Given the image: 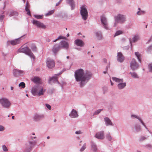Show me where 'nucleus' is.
I'll return each mask as SVG.
<instances>
[{
    "label": "nucleus",
    "instance_id": "c85d7f7f",
    "mask_svg": "<svg viewBox=\"0 0 152 152\" xmlns=\"http://www.w3.org/2000/svg\"><path fill=\"white\" fill-rule=\"evenodd\" d=\"M18 13L16 11H12L10 12V16H11L13 15H18Z\"/></svg>",
    "mask_w": 152,
    "mask_h": 152
},
{
    "label": "nucleus",
    "instance_id": "58836bf2",
    "mask_svg": "<svg viewBox=\"0 0 152 152\" xmlns=\"http://www.w3.org/2000/svg\"><path fill=\"white\" fill-rule=\"evenodd\" d=\"M122 31H118L116 32L115 34L114 35V37H115L117 36H118V35H119L120 34H122Z\"/></svg>",
    "mask_w": 152,
    "mask_h": 152
},
{
    "label": "nucleus",
    "instance_id": "13d9d810",
    "mask_svg": "<svg viewBox=\"0 0 152 152\" xmlns=\"http://www.w3.org/2000/svg\"><path fill=\"white\" fill-rule=\"evenodd\" d=\"M152 40V36H151L150 39L149 40L148 42H149L151 40Z\"/></svg>",
    "mask_w": 152,
    "mask_h": 152
},
{
    "label": "nucleus",
    "instance_id": "c03bdc74",
    "mask_svg": "<svg viewBox=\"0 0 152 152\" xmlns=\"http://www.w3.org/2000/svg\"><path fill=\"white\" fill-rule=\"evenodd\" d=\"M86 146L85 144L83 145L82 148L80 149V151H83L86 148Z\"/></svg>",
    "mask_w": 152,
    "mask_h": 152
},
{
    "label": "nucleus",
    "instance_id": "a18cd8bd",
    "mask_svg": "<svg viewBox=\"0 0 152 152\" xmlns=\"http://www.w3.org/2000/svg\"><path fill=\"white\" fill-rule=\"evenodd\" d=\"M2 148L3 150L5 151H7L8 150L6 146L4 145H3Z\"/></svg>",
    "mask_w": 152,
    "mask_h": 152
},
{
    "label": "nucleus",
    "instance_id": "5fc2aeb1",
    "mask_svg": "<svg viewBox=\"0 0 152 152\" xmlns=\"http://www.w3.org/2000/svg\"><path fill=\"white\" fill-rule=\"evenodd\" d=\"M29 7H30V5L28 4V2H27L26 3V8H29Z\"/></svg>",
    "mask_w": 152,
    "mask_h": 152
},
{
    "label": "nucleus",
    "instance_id": "a878e982",
    "mask_svg": "<svg viewBox=\"0 0 152 152\" xmlns=\"http://www.w3.org/2000/svg\"><path fill=\"white\" fill-rule=\"evenodd\" d=\"M112 79L114 81L117 83L122 82L123 81V79H118L115 77H113Z\"/></svg>",
    "mask_w": 152,
    "mask_h": 152
},
{
    "label": "nucleus",
    "instance_id": "c9c22d12",
    "mask_svg": "<svg viewBox=\"0 0 152 152\" xmlns=\"http://www.w3.org/2000/svg\"><path fill=\"white\" fill-rule=\"evenodd\" d=\"M54 12V10H52L51 11H50L49 12L46 14V16H49L51 15Z\"/></svg>",
    "mask_w": 152,
    "mask_h": 152
},
{
    "label": "nucleus",
    "instance_id": "bf43d9fd",
    "mask_svg": "<svg viewBox=\"0 0 152 152\" xmlns=\"http://www.w3.org/2000/svg\"><path fill=\"white\" fill-rule=\"evenodd\" d=\"M104 62L106 63L107 62V60L106 59H104Z\"/></svg>",
    "mask_w": 152,
    "mask_h": 152
},
{
    "label": "nucleus",
    "instance_id": "864d4df0",
    "mask_svg": "<svg viewBox=\"0 0 152 152\" xmlns=\"http://www.w3.org/2000/svg\"><path fill=\"white\" fill-rule=\"evenodd\" d=\"M75 133L77 134H80L81 133V132L80 131H76Z\"/></svg>",
    "mask_w": 152,
    "mask_h": 152
},
{
    "label": "nucleus",
    "instance_id": "f8f14e48",
    "mask_svg": "<svg viewBox=\"0 0 152 152\" xmlns=\"http://www.w3.org/2000/svg\"><path fill=\"white\" fill-rule=\"evenodd\" d=\"M40 86H35L33 87L31 90V92L34 95H37Z\"/></svg>",
    "mask_w": 152,
    "mask_h": 152
},
{
    "label": "nucleus",
    "instance_id": "6e6552de",
    "mask_svg": "<svg viewBox=\"0 0 152 152\" xmlns=\"http://www.w3.org/2000/svg\"><path fill=\"white\" fill-rule=\"evenodd\" d=\"M20 38H19L13 40L8 41L7 43L8 45L11 44L12 45H15L20 44Z\"/></svg>",
    "mask_w": 152,
    "mask_h": 152
},
{
    "label": "nucleus",
    "instance_id": "3c124183",
    "mask_svg": "<svg viewBox=\"0 0 152 152\" xmlns=\"http://www.w3.org/2000/svg\"><path fill=\"white\" fill-rule=\"evenodd\" d=\"M4 130V127L0 125V131H2Z\"/></svg>",
    "mask_w": 152,
    "mask_h": 152
},
{
    "label": "nucleus",
    "instance_id": "9d476101",
    "mask_svg": "<svg viewBox=\"0 0 152 152\" xmlns=\"http://www.w3.org/2000/svg\"><path fill=\"white\" fill-rule=\"evenodd\" d=\"M95 137L99 139L102 140L104 138V132L102 131L99 132L96 134Z\"/></svg>",
    "mask_w": 152,
    "mask_h": 152
},
{
    "label": "nucleus",
    "instance_id": "0e129e2a",
    "mask_svg": "<svg viewBox=\"0 0 152 152\" xmlns=\"http://www.w3.org/2000/svg\"><path fill=\"white\" fill-rule=\"evenodd\" d=\"M14 117H14V116H12V119H14Z\"/></svg>",
    "mask_w": 152,
    "mask_h": 152
},
{
    "label": "nucleus",
    "instance_id": "aec40b11",
    "mask_svg": "<svg viewBox=\"0 0 152 152\" xmlns=\"http://www.w3.org/2000/svg\"><path fill=\"white\" fill-rule=\"evenodd\" d=\"M75 43L77 46L80 47L83 46L84 43L82 41L79 39H77L75 40Z\"/></svg>",
    "mask_w": 152,
    "mask_h": 152
},
{
    "label": "nucleus",
    "instance_id": "6ab92c4d",
    "mask_svg": "<svg viewBox=\"0 0 152 152\" xmlns=\"http://www.w3.org/2000/svg\"><path fill=\"white\" fill-rule=\"evenodd\" d=\"M43 118L42 115H39L38 114H35L34 117L33 119L35 121H39Z\"/></svg>",
    "mask_w": 152,
    "mask_h": 152
},
{
    "label": "nucleus",
    "instance_id": "423d86ee",
    "mask_svg": "<svg viewBox=\"0 0 152 152\" xmlns=\"http://www.w3.org/2000/svg\"><path fill=\"white\" fill-rule=\"evenodd\" d=\"M46 63L48 67L50 69L54 67L55 66V62L54 61L50 58H47Z\"/></svg>",
    "mask_w": 152,
    "mask_h": 152
},
{
    "label": "nucleus",
    "instance_id": "412c9836",
    "mask_svg": "<svg viewBox=\"0 0 152 152\" xmlns=\"http://www.w3.org/2000/svg\"><path fill=\"white\" fill-rule=\"evenodd\" d=\"M73 0H66L67 3L70 4L72 9H74L75 7V4Z\"/></svg>",
    "mask_w": 152,
    "mask_h": 152
},
{
    "label": "nucleus",
    "instance_id": "ddd939ff",
    "mask_svg": "<svg viewBox=\"0 0 152 152\" xmlns=\"http://www.w3.org/2000/svg\"><path fill=\"white\" fill-rule=\"evenodd\" d=\"M124 58V56L121 52H119L118 53L117 59L118 61L122 62L123 61Z\"/></svg>",
    "mask_w": 152,
    "mask_h": 152
},
{
    "label": "nucleus",
    "instance_id": "b1692460",
    "mask_svg": "<svg viewBox=\"0 0 152 152\" xmlns=\"http://www.w3.org/2000/svg\"><path fill=\"white\" fill-rule=\"evenodd\" d=\"M105 121L107 125H112V123L111 120L108 118H104Z\"/></svg>",
    "mask_w": 152,
    "mask_h": 152
},
{
    "label": "nucleus",
    "instance_id": "e2e57ef3",
    "mask_svg": "<svg viewBox=\"0 0 152 152\" xmlns=\"http://www.w3.org/2000/svg\"><path fill=\"white\" fill-rule=\"evenodd\" d=\"M107 72H106V71H104L103 72V73H104V74H106V73Z\"/></svg>",
    "mask_w": 152,
    "mask_h": 152
},
{
    "label": "nucleus",
    "instance_id": "f257e3e1",
    "mask_svg": "<svg viewBox=\"0 0 152 152\" xmlns=\"http://www.w3.org/2000/svg\"><path fill=\"white\" fill-rule=\"evenodd\" d=\"M92 76L91 73L89 71L84 72L83 69H80L76 70L75 72V77L77 82L80 81L81 85H83L90 79Z\"/></svg>",
    "mask_w": 152,
    "mask_h": 152
},
{
    "label": "nucleus",
    "instance_id": "338daca9",
    "mask_svg": "<svg viewBox=\"0 0 152 152\" xmlns=\"http://www.w3.org/2000/svg\"><path fill=\"white\" fill-rule=\"evenodd\" d=\"M47 138L48 139H49L50 138V137L49 136H48L47 137Z\"/></svg>",
    "mask_w": 152,
    "mask_h": 152
},
{
    "label": "nucleus",
    "instance_id": "f3484780",
    "mask_svg": "<svg viewBox=\"0 0 152 152\" xmlns=\"http://www.w3.org/2000/svg\"><path fill=\"white\" fill-rule=\"evenodd\" d=\"M56 82H58V78L56 76L50 78L49 81V83L50 84H52L53 83H55Z\"/></svg>",
    "mask_w": 152,
    "mask_h": 152
},
{
    "label": "nucleus",
    "instance_id": "473e14b6",
    "mask_svg": "<svg viewBox=\"0 0 152 152\" xmlns=\"http://www.w3.org/2000/svg\"><path fill=\"white\" fill-rule=\"evenodd\" d=\"M135 55L137 57L138 60H139V61L140 62L141 61V60H140V54L138 52H136L135 53Z\"/></svg>",
    "mask_w": 152,
    "mask_h": 152
},
{
    "label": "nucleus",
    "instance_id": "09e8293b",
    "mask_svg": "<svg viewBox=\"0 0 152 152\" xmlns=\"http://www.w3.org/2000/svg\"><path fill=\"white\" fill-rule=\"evenodd\" d=\"M146 138L142 136V137L140 139V141H142L143 140H145L146 139Z\"/></svg>",
    "mask_w": 152,
    "mask_h": 152
},
{
    "label": "nucleus",
    "instance_id": "603ef678",
    "mask_svg": "<svg viewBox=\"0 0 152 152\" xmlns=\"http://www.w3.org/2000/svg\"><path fill=\"white\" fill-rule=\"evenodd\" d=\"M46 106L47 107V108L48 109H49L50 110L51 109V107L50 106V105L46 104Z\"/></svg>",
    "mask_w": 152,
    "mask_h": 152
},
{
    "label": "nucleus",
    "instance_id": "9b49d317",
    "mask_svg": "<svg viewBox=\"0 0 152 152\" xmlns=\"http://www.w3.org/2000/svg\"><path fill=\"white\" fill-rule=\"evenodd\" d=\"M101 21L103 24V26H104V28L107 29H108L107 27V20L106 18L103 16H102L101 19Z\"/></svg>",
    "mask_w": 152,
    "mask_h": 152
},
{
    "label": "nucleus",
    "instance_id": "4d7b16f0",
    "mask_svg": "<svg viewBox=\"0 0 152 152\" xmlns=\"http://www.w3.org/2000/svg\"><path fill=\"white\" fill-rule=\"evenodd\" d=\"M129 48V47L128 46H127L126 48H124V49H128Z\"/></svg>",
    "mask_w": 152,
    "mask_h": 152
},
{
    "label": "nucleus",
    "instance_id": "20e7f679",
    "mask_svg": "<svg viewBox=\"0 0 152 152\" xmlns=\"http://www.w3.org/2000/svg\"><path fill=\"white\" fill-rule=\"evenodd\" d=\"M80 14L83 19L84 20H86L87 19L88 16V13L87 10L85 6H83L81 7Z\"/></svg>",
    "mask_w": 152,
    "mask_h": 152
},
{
    "label": "nucleus",
    "instance_id": "dca6fc26",
    "mask_svg": "<svg viewBox=\"0 0 152 152\" xmlns=\"http://www.w3.org/2000/svg\"><path fill=\"white\" fill-rule=\"evenodd\" d=\"M69 116L72 118H75L78 116L77 111L74 109H73L69 114Z\"/></svg>",
    "mask_w": 152,
    "mask_h": 152
},
{
    "label": "nucleus",
    "instance_id": "f03ea898",
    "mask_svg": "<svg viewBox=\"0 0 152 152\" xmlns=\"http://www.w3.org/2000/svg\"><path fill=\"white\" fill-rule=\"evenodd\" d=\"M18 51L20 52L25 53L33 59L34 58L33 54L28 47L20 48L18 50Z\"/></svg>",
    "mask_w": 152,
    "mask_h": 152
},
{
    "label": "nucleus",
    "instance_id": "ea45409f",
    "mask_svg": "<svg viewBox=\"0 0 152 152\" xmlns=\"http://www.w3.org/2000/svg\"><path fill=\"white\" fill-rule=\"evenodd\" d=\"M25 10H26V11L27 12V14L30 16H31V14H30L29 8H26Z\"/></svg>",
    "mask_w": 152,
    "mask_h": 152
},
{
    "label": "nucleus",
    "instance_id": "7c9ffc66",
    "mask_svg": "<svg viewBox=\"0 0 152 152\" xmlns=\"http://www.w3.org/2000/svg\"><path fill=\"white\" fill-rule=\"evenodd\" d=\"M131 74L132 77L134 78H138V76L137 74L135 72L131 73Z\"/></svg>",
    "mask_w": 152,
    "mask_h": 152
},
{
    "label": "nucleus",
    "instance_id": "72a5a7b5",
    "mask_svg": "<svg viewBox=\"0 0 152 152\" xmlns=\"http://www.w3.org/2000/svg\"><path fill=\"white\" fill-rule=\"evenodd\" d=\"M66 39V38L65 37H63L62 36H60L59 37H58L57 39H55V40H54L53 41V42H56L58 39Z\"/></svg>",
    "mask_w": 152,
    "mask_h": 152
},
{
    "label": "nucleus",
    "instance_id": "774afa93",
    "mask_svg": "<svg viewBox=\"0 0 152 152\" xmlns=\"http://www.w3.org/2000/svg\"><path fill=\"white\" fill-rule=\"evenodd\" d=\"M66 58H68H68H69V56H67L66 57Z\"/></svg>",
    "mask_w": 152,
    "mask_h": 152
},
{
    "label": "nucleus",
    "instance_id": "a211bd4d",
    "mask_svg": "<svg viewBox=\"0 0 152 152\" xmlns=\"http://www.w3.org/2000/svg\"><path fill=\"white\" fill-rule=\"evenodd\" d=\"M23 73V71H22L19 70L17 69H14L13 70V73L14 75L16 76H18V75H20Z\"/></svg>",
    "mask_w": 152,
    "mask_h": 152
},
{
    "label": "nucleus",
    "instance_id": "cd10ccee",
    "mask_svg": "<svg viewBox=\"0 0 152 152\" xmlns=\"http://www.w3.org/2000/svg\"><path fill=\"white\" fill-rule=\"evenodd\" d=\"M97 38L99 39H101L102 38V35L100 32H97L96 33Z\"/></svg>",
    "mask_w": 152,
    "mask_h": 152
},
{
    "label": "nucleus",
    "instance_id": "69168bd1",
    "mask_svg": "<svg viewBox=\"0 0 152 152\" xmlns=\"http://www.w3.org/2000/svg\"><path fill=\"white\" fill-rule=\"evenodd\" d=\"M69 34H67V37H69Z\"/></svg>",
    "mask_w": 152,
    "mask_h": 152
},
{
    "label": "nucleus",
    "instance_id": "4be33fe9",
    "mask_svg": "<svg viewBox=\"0 0 152 152\" xmlns=\"http://www.w3.org/2000/svg\"><path fill=\"white\" fill-rule=\"evenodd\" d=\"M41 79L38 77H34L31 79V80L35 83H39Z\"/></svg>",
    "mask_w": 152,
    "mask_h": 152
},
{
    "label": "nucleus",
    "instance_id": "680f3d73",
    "mask_svg": "<svg viewBox=\"0 0 152 152\" xmlns=\"http://www.w3.org/2000/svg\"><path fill=\"white\" fill-rule=\"evenodd\" d=\"M13 87H11V90H13Z\"/></svg>",
    "mask_w": 152,
    "mask_h": 152
},
{
    "label": "nucleus",
    "instance_id": "6e6d98bb",
    "mask_svg": "<svg viewBox=\"0 0 152 152\" xmlns=\"http://www.w3.org/2000/svg\"><path fill=\"white\" fill-rule=\"evenodd\" d=\"M61 2L60 1L58 2V3H57L56 4V6H58L59 5V4Z\"/></svg>",
    "mask_w": 152,
    "mask_h": 152
},
{
    "label": "nucleus",
    "instance_id": "f704fd0d",
    "mask_svg": "<svg viewBox=\"0 0 152 152\" xmlns=\"http://www.w3.org/2000/svg\"><path fill=\"white\" fill-rule=\"evenodd\" d=\"M19 87H21L22 88H24L25 87V84L24 82H21L19 85Z\"/></svg>",
    "mask_w": 152,
    "mask_h": 152
},
{
    "label": "nucleus",
    "instance_id": "0eeeda50",
    "mask_svg": "<svg viewBox=\"0 0 152 152\" xmlns=\"http://www.w3.org/2000/svg\"><path fill=\"white\" fill-rule=\"evenodd\" d=\"M33 23L34 25L37 26L39 28L43 29H45L46 28L45 25L39 21L35 20H33Z\"/></svg>",
    "mask_w": 152,
    "mask_h": 152
},
{
    "label": "nucleus",
    "instance_id": "37998d69",
    "mask_svg": "<svg viewBox=\"0 0 152 152\" xmlns=\"http://www.w3.org/2000/svg\"><path fill=\"white\" fill-rule=\"evenodd\" d=\"M152 50V45L149 46L147 49V51L148 52H150Z\"/></svg>",
    "mask_w": 152,
    "mask_h": 152
},
{
    "label": "nucleus",
    "instance_id": "052dcab7",
    "mask_svg": "<svg viewBox=\"0 0 152 152\" xmlns=\"http://www.w3.org/2000/svg\"><path fill=\"white\" fill-rule=\"evenodd\" d=\"M110 82H111V85L112 86H113V82H112V81H111V80H110Z\"/></svg>",
    "mask_w": 152,
    "mask_h": 152
},
{
    "label": "nucleus",
    "instance_id": "5701e85b",
    "mask_svg": "<svg viewBox=\"0 0 152 152\" xmlns=\"http://www.w3.org/2000/svg\"><path fill=\"white\" fill-rule=\"evenodd\" d=\"M44 92L45 91L43 90V88L41 87H40L37 95L40 96L43 95Z\"/></svg>",
    "mask_w": 152,
    "mask_h": 152
},
{
    "label": "nucleus",
    "instance_id": "e433bc0d",
    "mask_svg": "<svg viewBox=\"0 0 152 152\" xmlns=\"http://www.w3.org/2000/svg\"><path fill=\"white\" fill-rule=\"evenodd\" d=\"M34 16L36 18L38 19H42L43 18V16L40 15H34Z\"/></svg>",
    "mask_w": 152,
    "mask_h": 152
},
{
    "label": "nucleus",
    "instance_id": "8fccbe9b",
    "mask_svg": "<svg viewBox=\"0 0 152 152\" xmlns=\"http://www.w3.org/2000/svg\"><path fill=\"white\" fill-rule=\"evenodd\" d=\"M4 18V15H1L0 16V21H1Z\"/></svg>",
    "mask_w": 152,
    "mask_h": 152
},
{
    "label": "nucleus",
    "instance_id": "393cba45",
    "mask_svg": "<svg viewBox=\"0 0 152 152\" xmlns=\"http://www.w3.org/2000/svg\"><path fill=\"white\" fill-rule=\"evenodd\" d=\"M126 84L125 83H120L118 84V87L119 89H121L124 88L126 86Z\"/></svg>",
    "mask_w": 152,
    "mask_h": 152
},
{
    "label": "nucleus",
    "instance_id": "bb28decb",
    "mask_svg": "<svg viewBox=\"0 0 152 152\" xmlns=\"http://www.w3.org/2000/svg\"><path fill=\"white\" fill-rule=\"evenodd\" d=\"M132 116H134V117L135 118H137V119H138V120H139V121H140L141 122V123L142 124L145 126V124H144V122H143V121L139 117H138V116H137L136 115H132Z\"/></svg>",
    "mask_w": 152,
    "mask_h": 152
},
{
    "label": "nucleus",
    "instance_id": "c756f323",
    "mask_svg": "<svg viewBox=\"0 0 152 152\" xmlns=\"http://www.w3.org/2000/svg\"><path fill=\"white\" fill-rule=\"evenodd\" d=\"M139 39V37L138 35H136L133 38L134 42H135Z\"/></svg>",
    "mask_w": 152,
    "mask_h": 152
},
{
    "label": "nucleus",
    "instance_id": "4c0bfd02",
    "mask_svg": "<svg viewBox=\"0 0 152 152\" xmlns=\"http://www.w3.org/2000/svg\"><path fill=\"white\" fill-rule=\"evenodd\" d=\"M31 49L33 51H36L37 50V48L36 46L34 45H33L31 47Z\"/></svg>",
    "mask_w": 152,
    "mask_h": 152
},
{
    "label": "nucleus",
    "instance_id": "de8ad7c7",
    "mask_svg": "<svg viewBox=\"0 0 152 152\" xmlns=\"http://www.w3.org/2000/svg\"><path fill=\"white\" fill-rule=\"evenodd\" d=\"M149 68L151 72H152V63L149 65Z\"/></svg>",
    "mask_w": 152,
    "mask_h": 152
},
{
    "label": "nucleus",
    "instance_id": "39448f33",
    "mask_svg": "<svg viewBox=\"0 0 152 152\" xmlns=\"http://www.w3.org/2000/svg\"><path fill=\"white\" fill-rule=\"evenodd\" d=\"M125 17L124 15H118L115 19V23L114 26H116V24L118 22L120 23H123L125 21Z\"/></svg>",
    "mask_w": 152,
    "mask_h": 152
},
{
    "label": "nucleus",
    "instance_id": "2f4dec72",
    "mask_svg": "<svg viewBox=\"0 0 152 152\" xmlns=\"http://www.w3.org/2000/svg\"><path fill=\"white\" fill-rule=\"evenodd\" d=\"M106 136L108 140L109 141H111V140H112V138L111 137V136L110 134V133L107 134Z\"/></svg>",
    "mask_w": 152,
    "mask_h": 152
},
{
    "label": "nucleus",
    "instance_id": "4468645a",
    "mask_svg": "<svg viewBox=\"0 0 152 152\" xmlns=\"http://www.w3.org/2000/svg\"><path fill=\"white\" fill-rule=\"evenodd\" d=\"M61 48H62L66 49H68L69 47V44L66 42L63 41L61 42Z\"/></svg>",
    "mask_w": 152,
    "mask_h": 152
},
{
    "label": "nucleus",
    "instance_id": "79ce46f5",
    "mask_svg": "<svg viewBox=\"0 0 152 152\" xmlns=\"http://www.w3.org/2000/svg\"><path fill=\"white\" fill-rule=\"evenodd\" d=\"M92 148L93 151H95L97 149L96 146L94 144H93L92 145Z\"/></svg>",
    "mask_w": 152,
    "mask_h": 152
},
{
    "label": "nucleus",
    "instance_id": "7ed1b4c3",
    "mask_svg": "<svg viewBox=\"0 0 152 152\" xmlns=\"http://www.w3.org/2000/svg\"><path fill=\"white\" fill-rule=\"evenodd\" d=\"M0 103L3 107L7 108H9L11 104L8 100L5 98L0 99Z\"/></svg>",
    "mask_w": 152,
    "mask_h": 152
},
{
    "label": "nucleus",
    "instance_id": "49530a36",
    "mask_svg": "<svg viewBox=\"0 0 152 152\" xmlns=\"http://www.w3.org/2000/svg\"><path fill=\"white\" fill-rule=\"evenodd\" d=\"M145 13V12L143 11H139L137 12V14L138 15H140L142 14H144Z\"/></svg>",
    "mask_w": 152,
    "mask_h": 152
},
{
    "label": "nucleus",
    "instance_id": "a19ab883",
    "mask_svg": "<svg viewBox=\"0 0 152 152\" xmlns=\"http://www.w3.org/2000/svg\"><path fill=\"white\" fill-rule=\"evenodd\" d=\"M102 110V109H99L97 111H96L94 113V115H97L99 113H100L101 111Z\"/></svg>",
    "mask_w": 152,
    "mask_h": 152
},
{
    "label": "nucleus",
    "instance_id": "1a4fd4ad",
    "mask_svg": "<svg viewBox=\"0 0 152 152\" xmlns=\"http://www.w3.org/2000/svg\"><path fill=\"white\" fill-rule=\"evenodd\" d=\"M130 67L131 69L134 70L138 67V65L134 59H133L130 63Z\"/></svg>",
    "mask_w": 152,
    "mask_h": 152
},
{
    "label": "nucleus",
    "instance_id": "2eb2a0df",
    "mask_svg": "<svg viewBox=\"0 0 152 152\" xmlns=\"http://www.w3.org/2000/svg\"><path fill=\"white\" fill-rule=\"evenodd\" d=\"M61 46L59 45L56 44L54 45L52 49V51L55 54H56L59 50Z\"/></svg>",
    "mask_w": 152,
    "mask_h": 152
}]
</instances>
